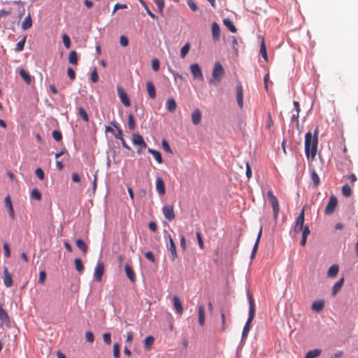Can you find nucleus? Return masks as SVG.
<instances>
[{
  "mask_svg": "<svg viewBox=\"0 0 358 358\" xmlns=\"http://www.w3.org/2000/svg\"><path fill=\"white\" fill-rule=\"evenodd\" d=\"M344 282V278H342L338 282L335 283L332 288V295L335 296L342 287Z\"/></svg>",
  "mask_w": 358,
  "mask_h": 358,
  "instance_id": "30",
  "label": "nucleus"
},
{
  "mask_svg": "<svg viewBox=\"0 0 358 358\" xmlns=\"http://www.w3.org/2000/svg\"><path fill=\"white\" fill-rule=\"evenodd\" d=\"M120 43L122 46L126 47L129 44L128 38L125 36H121L120 38Z\"/></svg>",
  "mask_w": 358,
  "mask_h": 358,
  "instance_id": "63",
  "label": "nucleus"
},
{
  "mask_svg": "<svg viewBox=\"0 0 358 358\" xmlns=\"http://www.w3.org/2000/svg\"><path fill=\"white\" fill-rule=\"evenodd\" d=\"M190 71L194 79L200 81L203 80V75L201 69L198 64H192L190 65Z\"/></svg>",
  "mask_w": 358,
  "mask_h": 358,
  "instance_id": "8",
  "label": "nucleus"
},
{
  "mask_svg": "<svg viewBox=\"0 0 358 358\" xmlns=\"http://www.w3.org/2000/svg\"><path fill=\"white\" fill-rule=\"evenodd\" d=\"M9 327L10 326V319L7 312L0 306V327Z\"/></svg>",
  "mask_w": 358,
  "mask_h": 358,
  "instance_id": "14",
  "label": "nucleus"
},
{
  "mask_svg": "<svg viewBox=\"0 0 358 358\" xmlns=\"http://www.w3.org/2000/svg\"><path fill=\"white\" fill-rule=\"evenodd\" d=\"M91 80L94 83L99 80V75L96 69L91 73Z\"/></svg>",
  "mask_w": 358,
  "mask_h": 358,
  "instance_id": "60",
  "label": "nucleus"
},
{
  "mask_svg": "<svg viewBox=\"0 0 358 358\" xmlns=\"http://www.w3.org/2000/svg\"><path fill=\"white\" fill-rule=\"evenodd\" d=\"M148 152L150 153L154 157L155 160L159 164H162L163 162V159H162L161 153L159 151L155 150L152 149V148H149L148 149Z\"/></svg>",
  "mask_w": 358,
  "mask_h": 358,
  "instance_id": "27",
  "label": "nucleus"
},
{
  "mask_svg": "<svg viewBox=\"0 0 358 358\" xmlns=\"http://www.w3.org/2000/svg\"><path fill=\"white\" fill-rule=\"evenodd\" d=\"M31 196L33 199L36 200H41V194L37 189H34L31 192Z\"/></svg>",
  "mask_w": 358,
  "mask_h": 358,
  "instance_id": "49",
  "label": "nucleus"
},
{
  "mask_svg": "<svg viewBox=\"0 0 358 358\" xmlns=\"http://www.w3.org/2000/svg\"><path fill=\"white\" fill-rule=\"evenodd\" d=\"M78 115L85 121V122H89V117L85 111V110L83 107L78 108Z\"/></svg>",
  "mask_w": 358,
  "mask_h": 358,
  "instance_id": "38",
  "label": "nucleus"
},
{
  "mask_svg": "<svg viewBox=\"0 0 358 358\" xmlns=\"http://www.w3.org/2000/svg\"><path fill=\"white\" fill-rule=\"evenodd\" d=\"M4 255L6 258H9L10 257V247L8 243H4L3 245Z\"/></svg>",
  "mask_w": 358,
  "mask_h": 358,
  "instance_id": "52",
  "label": "nucleus"
},
{
  "mask_svg": "<svg viewBox=\"0 0 358 358\" xmlns=\"http://www.w3.org/2000/svg\"><path fill=\"white\" fill-rule=\"evenodd\" d=\"M32 26V20L30 14L24 18V21L22 23V29L23 30H27L31 28Z\"/></svg>",
  "mask_w": 358,
  "mask_h": 358,
  "instance_id": "26",
  "label": "nucleus"
},
{
  "mask_svg": "<svg viewBox=\"0 0 358 358\" xmlns=\"http://www.w3.org/2000/svg\"><path fill=\"white\" fill-rule=\"evenodd\" d=\"M152 68L155 71H157L159 69V62L157 59H153L152 60Z\"/></svg>",
  "mask_w": 358,
  "mask_h": 358,
  "instance_id": "59",
  "label": "nucleus"
},
{
  "mask_svg": "<svg viewBox=\"0 0 358 358\" xmlns=\"http://www.w3.org/2000/svg\"><path fill=\"white\" fill-rule=\"evenodd\" d=\"M311 180L314 187H317L320 183V180L319 176L314 170L311 172Z\"/></svg>",
  "mask_w": 358,
  "mask_h": 358,
  "instance_id": "33",
  "label": "nucleus"
},
{
  "mask_svg": "<svg viewBox=\"0 0 358 358\" xmlns=\"http://www.w3.org/2000/svg\"><path fill=\"white\" fill-rule=\"evenodd\" d=\"M62 41L64 46L69 49L71 47V39L66 34L62 35Z\"/></svg>",
  "mask_w": 358,
  "mask_h": 358,
  "instance_id": "46",
  "label": "nucleus"
},
{
  "mask_svg": "<svg viewBox=\"0 0 358 358\" xmlns=\"http://www.w3.org/2000/svg\"><path fill=\"white\" fill-rule=\"evenodd\" d=\"M248 299H249V314L248 320L243 327L242 332V341L245 340L248 336L249 331L250 330L251 322L255 318V300L252 297V295L250 293L248 294Z\"/></svg>",
  "mask_w": 358,
  "mask_h": 358,
  "instance_id": "2",
  "label": "nucleus"
},
{
  "mask_svg": "<svg viewBox=\"0 0 358 358\" xmlns=\"http://www.w3.org/2000/svg\"><path fill=\"white\" fill-rule=\"evenodd\" d=\"M104 273V264L103 262H99L97 263L96 266L95 268L94 271V278L96 281L100 282L101 281L102 276Z\"/></svg>",
  "mask_w": 358,
  "mask_h": 358,
  "instance_id": "12",
  "label": "nucleus"
},
{
  "mask_svg": "<svg viewBox=\"0 0 358 358\" xmlns=\"http://www.w3.org/2000/svg\"><path fill=\"white\" fill-rule=\"evenodd\" d=\"M337 204H338L337 198L336 197V196L332 194L329 197V202L324 208V213L326 215L332 214L334 212L335 208L337 206Z\"/></svg>",
  "mask_w": 358,
  "mask_h": 358,
  "instance_id": "7",
  "label": "nucleus"
},
{
  "mask_svg": "<svg viewBox=\"0 0 358 358\" xmlns=\"http://www.w3.org/2000/svg\"><path fill=\"white\" fill-rule=\"evenodd\" d=\"M191 117L194 124H199L201 121V112L200 109H194L191 114Z\"/></svg>",
  "mask_w": 358,
  "mask_h": 358,
  "instance_id": "18",
  "label": "nucleus"
},
{
  "mask_svg": "<svg viewBox=\"0 0 358 358\" xmlns=\"http://www.w3.org/2000/svg\"><path fill=\"white\" fill-rule=\"evenodd\" d=\"M103 341L107 345H110L111 343V335H110V334L108 333V332L104 333L103 334Z\"/></svg>",
  "mask_w": 358,
  "mask_h": 358,
  "instance_id": "58",
  "label": "nucleus"
},
{
  "mask_svg": "<svg viewBox=\"0 0 358 358\" xmlns=\"http://www.w3.org/2000/svg\"><path fill=\"white\" fill-rule=\"evenodd\" d=\"M132 143L134 145H138L140 150L144 149L147 147L143 136L139 134H133Z\"/></svg>",
  "mask_w": 358,
  "mask_h": 358,
  "instance_id": "10",
  "label": "nucleus"
},
{
  "mask_svg": "<svg viewBox=\"0 0 358 358\" xmlns=\"http://www.w3.org/2000/svg\"><path fill=\"white\" fill-rule=\"evenodd\" d=\"M141 4L143 6L145 10H146L147 13L152 18V19H157V16L152 13V12L149 9L148 6H147L146 3L143 0H139Z\"/></svg>",
  "mask_w": 358,
  "mask_h": 358,
  "instance_id": "42",
  "label": "nucleus"
},
{
  "mask_svg": "<svg viewBox=\"0 0 358 358\" xmlns=\"http://www.w3.org/2000/svg\"><path fill=\"white\" fill-rule=\"evenodd\" d=\"M156 190L161 196L165 194V185L162 178H157L156 180Z\"/></svg>",
  "mask_w": 358,
  "mask_h": 358,
  "instance_id": "20",
  "label": "nucleus"
},
{
  "mask_svg": "<svg viewBox=\"0 0 358 358\" xmlns=\"http://www.w3.org/2000/svg\"><path fill=\"white\" fill-rule=\"evenodd\" d=\"M3 281L4 285L6 287H10L13 286V277L12 275L9 273L8 268L6 266L3 267Z\"/></svg>",
  "mask_w": 358,
  "mask_h": 358,
  "instance_id": "9",
  "label": "nucleus"
},
{
  "mask_svg": "<svg viewBox=\"0 0 358 358\" xmlns=\"http://www.w3.org/2000/svg\"><path fill=\"white\" fill-rule=\"evenodd\" d=\"M268 121L266 124V128L269 129L273 125V121L270 112L268 113Z\"/></svg>",
  "mask_w": 358,
  "mask_h": 358,
  "instance_id": "62",
  "label": "nucleus"
},
{
  "mask_svg": "<svg viewBox=\"0 0 358 358\" xmlns=\"http://www.w3.org/2000/svg\"><path fill=\"white\" fill-rule=\"evenodd\" d=\"M154 343V338L152 336H148L144 341L145 347L150 349Z\"/></svg>",
  "mask_w": 358,
  "mask_h": 358,
  "instance_id": "43",
  "label": "nucleus"
},
{
  "mask_svg": "<svg viewBox=\"0 0 358 358\" xmlns=\"http://www.w3.org/2000/svg\"><path fill=\"white\" fill-rule=\"evenodd\" d=\"M336 167L341 172L349 171L352 170V163L349 158L344 157L341 160L338 161Z\"/></svg>",
  "mask_w": 358,
  "mask_h": 358,
  "instance_id": "6",
  "label": "nucleus"
},
{
  "mask_svg": "<svg viewBox=\"0 0 358 358\" xmlns=\"http://www.w3.org/2000/svg\"><path fill=\"white\" fill-rule=\"evenodd\" d=\"M324 306V301L322 300L315 301L313 303L311 308L313 311L320 312Z\"/></svg>",
  "mask_w": 358,
  "mask_h": 358,
  "instance_id": "25",
  "label": "nucleus"
},
{
  "mask_svg": "<svg viewBox=\"0 0 358 358\" xmlns=\"http://www.w3.org/2000/svg\"><path fill=\"white\" fill-rule=\"evenodd\" d=\"M5 206L8 211L10 217L12 220H14L15 217V211H14L13 207L12 201L10 199V196L9 195H8L5 198Z\"/></svg>",
  "mask_w": 358,
  "mask_h": 358,
  "instance_id": "17",
  "label": "nucleus"
},
{
  "mask_svg": "<svg viewBox=\"0 0 358 358\" xmlns=\"http://www.w3.org/2000/svg\"><path fill=\"white\" fill-rule=\"evenodd\" d=\"M124 270H125V273H126L127 278L131 282H134L136 280V275H135V273L134 272L131 266H129V264H126L124 266Z\"/></svg>",
  "mask_w": 358,
  "mask_h": 358,
  "instance_id": "23",
  "label": "nucleus"
},
{
  "mask_svg": "<svg viewBox=\"0 0 358 358\" xmlns=\"http://www.w3.org/2000/svg\"><path fill=\"white\" fill-rule=\"evenodd\" d=\"M318 138L313 137L312 133L308 131L305 136V152L308 158H315L317 150Z\"/></svg>",
  "mask_w": 358,
  "mask_h": 358,
  "instance_id": "1",
  "label": "nucleus"
},
{
  "mask_svg": "<svg viewBox=\"0 0 358 358\" xmlns=\"http://www.w3.org/2000/svg\"><path fill=\"white\" fill-rule=\"evenodd\" d=\"M146 89H147V92H148L149 96L152 99H155L156 98V91H155V87L152 82L148 81L146 83Z\"/></svg>",
  "mask_w": 358,
  "mask_h": 358,
  "instance_id": "21",
  "label": "nucleus"
},
{
  "mask_svg": "<svg viewBox=\"0 0 358 358\" xmlns=\"http://www.w3.org/2000/svg\"><path fill=\"white\" fill-rule=\"evenodd\" d=\"M321 354V350L319 349H314L312 350L308 351L305 358H316Z\"/></svg>",
  "mask_w": 358,
  "mask_h": 358,
  "instance_id": "34",
  "label": "nucleus"
},
{
  "mask_svg": "<svg viewBox=\"0 0 358 358\" xmlns=\"http://www.w3.org/2000/svg\"><path fill=\"white\" fill-rule=\"evenodd\" d=\"M305 207L303 208L301 212L299 215L294 227V232L296 234L302 231L303 237H308L310 231L308 225L303 226L305 220Z\"/></svg>",
  "mask_w": 358,
  "mask_h": 358,
  "instance_id": "3",
  "label": "nucleus"
},
{
  "mask_svg": "<svg viewBox=\"0 0 358 358\" xmlns=\"http://www.w3.org/2000/svg\"><path fill=\"white\" fill-rule=\"evenodd\" d=\"M20 75L27 85H29L31 83V76L24 69H21L20 70Z\"/></svg>",
  "mask_w": 358,
  "mask_h": 358,
  "instance_id": "28",
  "label": "nucleus"
},
{
  "mask_svg": "<svg viewBox=\"0 0 358 358\" xmlns=\"http://www.w3.org/2000/svg\"><path fill=\"white\" fill-rule=\"evenodd\" d=\"M46 279V273L45 271H41L39 273V278L38 282L41 285H43Z\"/></svg>",
  "mask_w": 358,
  "mask_h": 358,
  "instance_id": "51",
  "label": "nucleus"
},
{
  "mask_svg": "<svg viewBox=\"0 0 358 358\" xmlns=\"http://www.w3.org/2000/svg\"><path fill=\"white\" fill-rule=\"evenodd\" d=\"M190 49V44L187 43L185 45H183L180 50V57L185 58L186 55L188 54Z\"/></svg>",
  "mask_w": 358,
  "mask_h": 358,
  "instance_id": "39",
  "label": "nucleus"
},
{
  "mask_svg": "<svg viewBox=\"0 0 358 358\" xmlns=\"http://www.w3.org/2000/svg\"><path fill=\"white\" fill-rule=\"evenodd\" d=\"M85 338L89 343H93L94 341V334L92 331L86 332Z\"/></svg>",
  "mask_w": 358,
  "mask_h": 358,
  "instance_id": "61",
  "label": "nucleus"
},
{
  "mask_svg": "<svg viewBox=\"0 0 358 358\" xmlns=\"http://www.w3.org/2000/svg\"><path fill=\"white\" fill-rule=\"evenodd\" d=\"M117 90L118 96H119L122 103L125 106H129L130 101H129L127 94L125 92V91L123 90V88L120 86H118Z\"/></svg>",
  "mask_w": 358,
  "mask_h": 358,
  "instance_id": "15",
  "label": "nucleus"
},
{
  "mask_svg": "<svg viewBox=\"0 0 358 358\" xmlns=\"http://www.w3.org/2000/svg\"><path fill=\"white\" fill-rule=\"evenodd\" d=\"M164 216L169 221H172L175 218V213L173 206H164L162 208Z\"/></svg>",
  "mask_w": 358,
  "mask_h": 358,
  "instance_id": "13",
  "label": "nucleus"
},
{
  "mask_svg": "<svg viewBox=\"0 0 358 358\" xmlns=\"http://www.w3.org/2000/svg\"><path fill=\"white\" fill-rule=\"evenodd\" d=\"M166 109L171 112L173 113L176 110L177 108V103L173 98H169L167 99L166 102Z\"/></svg>",
  "mask_w": 358,
  "mask_h": 358,
  "instance_id": "22",
  "label": "nucleus"
},
{
  "mask_svg": "<svg viewBox=\"0 0 358 358\" xmlns=\"http://www.w3.org/2000/svg\"><path fill=\"white\" fill-rule=\"evenodd\" d=\"M26 41V37H24L21 41H20L15 45V50L16 52H20L24 49V43Z\"/></svg>",
  "mask_w": 358,
  "mask_h": 358,
  "instance_id": "44",
  "label": "nucleus"
},
{
  "mask_svg": "<svg viewBox=\"0 0 358 358\" xmlns=\"http://www.w3.org/2000/svg\"><path fill=\"white\" fill-rule=\"evenodd\" d=\"M223 23L229 29V31L231 32H232V33L236 32L237 29H236V27L234 26L233 22L229 18L224 19Z\"/></svg>",
  "mask_w": 358,
  "mask_h": 358,
  "instance_id": "32",
  "label": "nucleus"
},
{
  "mask_svg": "<svg viewBox=\"0 0 358 358\" xmlns=\"http://www.w3.org/2000/svg\"><path fill=\"white\" fill-rule=\"evenodd\" d=\"M262 227L260 228V230H259V231L258 233L256 242H255V245H254L253 249H252L253 252H257V251L259 240H260L261 236H262Z\"/></svg>",
  "mask_w": 358,
  "mask_h": 358,
  "instance_id": "48",
  "label": "nucleus"
},
{
  "mask_svg": "<svg viewBox=\"0 0 358 358\" xmlns=\"http://www.w3.org/2000/svg\"><path fill=\"white\" fill-rule=\"evenodd\" d=\"M212 36L213 39L218 40L220 36V29L217 23L213 22L212 24Z\"/></svg>",
  "mask_w": 358,
  "mask_h": 358,
  "instance_id": "24",
  "label": "nucleus"
},
{
  "mask_svg": "<svg viewBox=\"0 0 358 358\" xmlns=\"http://www.w3.org/2000/svg\"><path fill=\"white\" fill-rule=\"evenodd\" d=\"M173 307L177 313L182 315L183 313V308L180 298L178 296H174L173 298Z\"/></svg>",
  "mask_w": 358,
  "mask_h": 358,
  "instance_id": "19",
  "label": "nucleus"
},
{
  "mask_svg": "<svg viewBox=\"0 0 358 358\" xmlns=\"http://www.w3.org/2000/svg\"><path fill=\"white\" fill-rule=\"evenodd\" d=\"M224 75V71L220 62H216L214 65L212 78L209 80L210 84L217 85L219 84Z\"/></svg>",
  "mask_w": 358,
  "mask_h": 358,
  "instance_id": "4",
  "label": "nucleus"
},
{
  "mask_svg": "<svg viewBox=\"0 0 358 358\" xmlns=\"http://www.w3.org/2000/svg\"><path fill=\"white\" fill-rule=\"evenodd\" d=\"M199 322L201 326L205 323V309L202 305L199 307Z\"/></svg>",
  "mask_w": 358,
  "mask_h": 358,
  "instance_id": "29",
  "label": "nucleus"
},
{
  "mask_svg": "<svg viewBox=\"0 0 358 358\" xmlns=\"http://www.w3.org/2000/svg\"><path fill=\"white\" fill-rule=\"evenodd\" d=\"M67 74L68 76L70 78L71 80H74L76 78V73L74 70L71 67H69L67 69Z\"/></svg>",
  "mask_w": 358,
  "mask_h": 358,
  "instance_id": "64",
  "label": "nucleus"
},
{
  "mask_svg": "<svg viewBox=\"0 0 358 358\" xmlns=\"http://www.w3.org/2000/svg\"><path fill=\"white\" fill-rule=\"evenodd\" d=\"M339 271V267L337 264L332 265L328 271V276L331 278H334L337 275Z\"/></svg>",
  "mask_w": 358,
  "mask_h": 358,
  "instance_id": "31",
  "label": "nucleus"
},
{
  "mask_svg": "<svg viewBox=\"0 0 358 358\" xmlns=\"http://www.w3.org/2000/svg\"><path fill=\"white\" fill-rule=\"evenodd\" d=\"M154 2L157 5L159 13H162L164 6V0H154Z\"/></svg>",
  "mask_w": 358,
  "mask_h": 358,
  "instance_id": "50",
  "label": "nucleus"
},
{
  "mask_svg": "<svg viewBox=\"0 0 358 358\" xmlns=\"http://www.w3.org/2000/svg\"><path fill=\"white\" fill-rule=\"evenodd\" d=\"M36 176L41 180H43L45 178V174L41 168H37L35 171Z\"/></svg>",
  "mask_w": 358,
  "mask_h": 358,
  "instance_id": "55",
  "label": "nucleus"
},
{
  "mask_svg": "<svg viewBox=\"0 0 358 358\" xmlns=\"http://www.w3.org/2000/svg\"><path fill=\"white\" fill-rule=\"evenodd\" d=\"M169 237V246L168 248V250L171 252L170 258L172 262H174L178 258V254L176 251V244L171 236V235H168Z\"/></svg>",
  "mask_w": 358,
  "mask_h": 358,
  "instance_id": "11",
  "label": "nucleus"
},
{
  "mask_svg": "<svg viewBox=\"0 0 358 358\" xmlns=\"http://www.w3.org/2000/svg\"><path fill=\"white\" fill-rule=\"evenodd\" d=\"M76 269L81 273L84 270V266L80 259L76 258L74 260Z\"/></svg>",
  "mask_w": 358,
  "mask_h": 358,
  "instance_id": "41",
  "label": "nucleus"
},
{
  "mask_svg": "<svg viewBox=\"0 0 358 358\" xmlns=\"http://www.w3.org/2000/svg\"><path fill=\"white\" fill-rule=\"evenodd\" d=\"M236 99L238 105L241 108L243 106V87L241 83H238L236 87Z\"/></svg>",
  "mask_w": 358,
  "mask_h": 358,
  "instance_id": "16",
  "label": "nucleus"
},
{
  "mask_svg": "<svg viewBox=\"0 0 358 358\" xmlns=\"http://www.w3.org/2000/svg\"><path fill=\"white\" fill-rule=\"evenodd\" d=\"M76 246L82 250L83 253H86L87 251V246L82 239H78L76 242Z\"/></svg>",
  "mask_w": 358,
  "mask_h": 358,
  "instance_id": "37",
  "label": "nucleus"
},
{
  "mask_svg": "<svg viewBox=\"0 0 358 358\" xmlns=\"http://www.w3.org/2000/svg\"><path fill=\"white\" fill-rule=\"evenodd\" d=\"M52 137L57 141H60L62 139V134L59 131L54 130L52 131Z\"/></svg>",
  "mask_w": 358,
  "mask_h": 358,
  "instance_id": "54",
  "label": "nucleus"
},
{
  "mask_svg": "<svg viewBox=\"0 0 358 358\" xmlns=\"http://www.w3.org/2000/svg\"><path fill=\"white\" fill-rule=\"evenodd\" d=\"M120 346L118 343H115L113 345V356L115 358H120Z\"/></svg>",
  "mask_w": 358,
  "mask_h": 358,
  "instance_id": "47",
  "label": "nucleus"
},
{
  "mask_svg": "<svg viewBox=\"0 0 358 358\" xmlns=\"http://www.w3.org/2000/svg\"><path fill=\"white\" fill-rule=\"evenodd\" d=\"M260 54L262 55V57L264 58V59L265 61H268V55H267V52H266V44H265V42H264V39H262V41L261 42Z\"/></svg>",
  "mask_w": 358,
  "mask_h": 358,
  "instance_id": "35",
  "label": "nucleus"
},
{
  "mask_svg": "<svg viewBox=\"0 0 358 358\" xmlns=\"http://www.w3.org/2000/svg\"><path fill=\"white\" fill-rule=\"evenodd\" d=\"M69 62L71 64H78V55L77 52L75 50H72L70 52L69 55Z\"/></svg>",
  "mask_w": 358,
  "mask_h": 358,
  "instance_id": "36",
  "label": "nucleus"
},
{
  "mask_svg": "<svg viewBox=\"0 0 358 358\" xmlns=\"http://www.w3.org/2000/svg\"><path fill=\"white\" fill-rule=\"evenodd\" d=\"M187 3L192 11H196L198 7L196 3L193 0H187Z\"/></svg>",
  "mask_w": 358,
  "mask_h": 358,
  "instance_id": "57",
  "label": "nucleus"
},
{
  "mask_svg": "<svg viewBox=\"0 0 358 358\" xmlns=\"http://www.w3.org/2000/svg\"><path fill=\"white\" fill-rule=\"evenodd\" d=\"M112 124L117 128V133L115 134V137L117 139H122L123 138V134L122 129L117 126V124L115 122H112Z\"/></svg>",
  "mask_w": 358,
  "mask_h": 358,
  "instance_id": "53",
  "label": "nucleus"
},
{
  "mask_svg": "<svg viewBox=\"0 0 358 358\" xmlns=\"http://www.w3.org/2000/svg\"><path fill=\"white\" fill-rule=\"evenodd\" d=\"M196 238H197V241H198V244H199V248L201 249H203L204 248V243H203V241L201 234V233L199 231L196 232Z\"/></svg>",
  "mask_w": 358,
  "mask_h": 358,
  "instance_id": "56",
  "label": "nucleus"
},
{
  "mask_svg": "<svg viewBox=\"0 0 358 358\" xmlns=\"http://www.w3.org/2000/svg\"><path fill=\"white\" fill-rule=\"evenodd\" d=\"M267 196L273 208L274 221L277 222L280 210L279 202L271 189L268 191Z\"/></svg>",
  "mask_w": 358,
  "mask_h": 358,
  "instance_id": "5",
  "label": "nucleus"
},
{
  "mask_svg": "<svg viewBox=\"0 0 358 358\" xmlns=\"http://www.w3.org/2000/svg\"><path fill=\"white\" fill-rule=\"evenodd\" d=\"M342 193L343 196L345 197L350 196L352 194V190L350 185H348V184L344 185L342 187Z\"/></svg>",
  "mask_w": 358,
  "mask_h": 358,
  "instance_id": "40",
  "label": "nucleus"
},
{
  "mask_svg": "<svg viewBox=\"0 0 358 358\" xmlns=\"http://www.w3.org/2000/svg\"><path fill=\"white\" fill-rule=\"evenodd\" d=\"M128 127L131 130H134L135 129L136 123L132 114H129L128 116Z\"/></svg>",
  "mask_w": 358,
  "mask_h": 358,
  "instance_id": "45",
  "label": "nucleus"
}]
</instances>
